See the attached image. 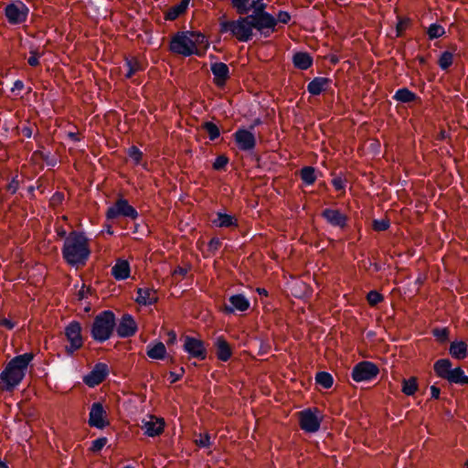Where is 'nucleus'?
Instances as JSON below:
<instances>
[{"label":"nucleus","mask_w":468,"mask_h":468,"mask_svg":"<svg viewBox=\"0 0 468 468\" xmlns=\"http://www.w3.org/2000/svg\"><path fill=\"white\" fill-rule=\"evenodd\" d=\"M167 340H166V344L168 346H171V345H174L176 343V340H177V335H176V333L174 331V330H170L168 333H167Z\"/></svg>","instance_id":"nucleus-57"},{"label":"nucleus","mask_w":468,"mask_h":468,"mask_svg":"<svg viewBox=\"0 0 468 468\" xmlns=\"http://www.w3.org/2000/svg\"><path fill=\"white\" fill-rule=\"evenodd\" d=\"M384 300L383 295L376 290L370 291L367 294V301L371 306H376Z\"/></svg>","instance_id":"nucleus-43"},{"label":"nucleus","mask_w":468,"mask_h":468,"mask_svg":"<svg viewBox=\"0 0 468 468\" xmlns=\"http://www.w3.org/2000/svg\"><path fill=\"white\" fill-rule=\"evenodd\" d=\"M313 57L308 52H296L292 56V63L296 69L305 70L313 65Z\"/></svg>","instance_id":"nucleus-28"},{"label":"nucleus","mask_w":468,"mask_h":468,"mask_svg":"<svg viewBox=\"0 0 468 468\" xmlns=\"http://www.w3.org/2000/svg\"><path fill=\"white\" fill-rule=\"evenodd\" d=\"M315 381L324 388H330L334 384L333 376L326 371H320L315 376Z\"/></svg>","instance_id":"nucleus-37"},{"label":"nucleus","mask_w":468,"mask_h":468,"mask_svg":"<svg viewBox=\"0 0 468 468\" xmlns=\"http://www.w3.org/2000/svg\"><path fill=\"white\" fill-rule=\"evenodd\" d=\"M427 34L429 38L432 40L442 37L445 34V29L441 25L432 23L428 27Z\"/></svg>","instance_id":"nucleus-40"},{"label":"nucleus","mask_w":468,"mask_h":468,"mask_svg":"<svg viewBox=\"0 0 468 468\" xmlns=\"http://www.w3.org/2000/svg\"><path fill=\"white\" fill-rule=\"evenodd\" d=\"M67 136L70 139L72 143L80 142V134L78 133L69 132Z\"/></svg>","instance_id":"nucleus-63"},{"label":"nucleus","mask_w":468,"mask_h":468,"mask_svg":"<svg viewBox=\"0 0 468 468\" xmlns=\"http://www.w3.org/2000/svg\"><path fill=\"white\" fill-rule=\"evenodd\" d=\"M214 346L216 348L217 358L222 362H227L232 356V349L224 336H218L215 339Z\"/></svg>","instance_id":"nucleus-21"},{"label":"nucleus","mask_w":468,"mask_h":468,"mask_svg":"<svg viewBox=\"0 0 468 468\" xmlns=\"http://www.w3.org/2000/svg\"><path fill=\"white\" fill-rule=\"evenodd\" d=\"M0 325H3L9 330H12L15 327L16 324L14 322H12L10 319L2 318L0 320Z\"/></svg>","instance_id":"nucleus-58"},{"label":"nucleus","mask_w":468,"mask_h":468,"mask_svg":"<svg viewBox=\"0 0 468 468\" xmlns=\"http://www.w3.org/2000/svg\"><path fill=\"white\" fill-rule=\"evenodd\" d=\"M238 146H256V138L253 133L247 129H238L233 134Z\"/></svg>","instance_id":"nucleus-22"},{"label":"nucleus","mask_w":468,"mask_h":468,"mask_svg":"<svg viewBox=\"0 0 468 468\" xmlns=\"http://www.w3.org/2000/svg\"><path fill=\"white\" fill-rule=\"evenodd\" d=\"M449 353L455 359H464L468 356V346L463 340L452 341L449 347Z\"/></svg>","instance_id":"nucleus-26"},{"label":"nucleus","mask_w":468,"mask_h":468,"mask_svg":"<svg viewBox=\"0 0 468 468\" xmlns=\"http://www.w3.org/2000/svg\"><path fill=\"white\" fill-rule=\"evenodd\" d=\"M229 304H225L223 312L227 314H234L235 311L245 312L250 308V301L243 294H234L229 299Z\"/></svg>","instance_id":"nucleus-17"},{"label":"nucleus","mask_w":468,"mask_h":468,"mask_svg":"<svg viewBox=\"0 0 468 468\" xmlns=\"http://www.w3.org/2000/svg\"><path fill=\"white\" fill-rule=\"evenodd\" d=\"M453 63V53L451 51H443L439 59H438V65L441 70H448V69L452 65Z\"/></svg>","instance_id":"nucleus-38"},{"label":"nucleus","mask_w":468,"mask_h":468,"mask_svg":"<svg viewBox=\"0 0 468 468\" xmlns=\"http://www.w3.org/2000/svg\"><path fill=\"white\" fill-rule=\"evenodd\" d=\"M42 56L41 53L37 52V49L30 50V57L27 59V63L31 67H37L39 65V58Z\"/></svg>","instance_id":"nucleus-49"},{"label":"nucleus","mask_w":468,"mask_h":468,"mask_svg":"<svg viewBox=\"0 0 468 468\" xmlns=\"http://www.w3.org/2000/svg\"><path fill=\"white\" fill-rule=\"evenodd\" d=\"M452 367V363L449 358H441L434 363L433 369L437 377L447 380L451 384L468 385V376L463 369L461 367L455 368Z\"/></svg>","instance_id":"nucleus-5"},{"label":"nucleus","mask_w":468,"mask_h":468,"mask_svg":"<svg viewBox=\"0 0 468 468\" xmlns=\"http://www.w3.org/2000/svg\"><path fill=\"white\" fill-rule=\"evenodd\" d=\"M232 6L236 9L239 16H248L250 11L251 0H230Z\"/></svg>","instance_id":"nucleus-36"},{"label":"nucleus","mask_w":468,"mask_h":468,"mask_svg":"<svg viewBox=\"0 0 468 468\" xmlns=\"http://www.w3.org/2000/svg\"><path fill=\"white\" fill-rule=\"evenodd\" d=\"M317 413H319L317 409H306L299 412L300 427L303 431L309 433L319 431L321 419Z\"/></svg>","instance_id":"nucleus-13"},{"label":"nucleus","mask_w":468,"mask_h":468,"mask_svg":"<svg viewBox=\"0 0 468 468\" xmlns=\"http://www.w3.org/2000/svg\"><path fill=\"white\" fill-rule=\"evenodd\" d=\"M186 273H187V270L181 266H177L174 271L175 275L186 276Z\"/></svg>","instance_id":"nucleus-62"},{"label":"nucleus","mask_w":468,"mask_h":468,"mask_svg":"<svg viewBox=\"0 0 468 468\" xmlns=\"http://www.w3.org/2000/svg\"><path fill=\"white\" fill-rule=\"evenodd\" d=\"M190 0H181L177 5L170 7L165 13V19L168 21H174L178 18L181 15L185 14L188 8Z\"/></svg>","instance_id":"nucleus-27"},{"label":"nucleus","mask_w":468,"mask_h":468,"mask_svg":"<svg viewBox=\"0 0 468 468\" xmlns=\"http://www.w3.org/2000/svg\"><path fill=\"white\" fill-rule=\"evenodd\" d=\"M19 188V181L17 179V176H15L12 178V180L7 185V191L11 194L16 193V191Z\"/></svg>","instance_id":"nucleus-55"},{"label":"nucleus","mask_w":468,"mask_h":468,"mask_svg":"<svg viewBox=\"0 0 468 468\" xmlns=\"http://www.w3.org/2000/svg\"><path fill=\"white\" fill-rule=\"evenodd\" d=\"M390 226L389 220L386 218L374 219L372 223L373 229L376 231H385Z\"/></svg>","instance_id":"nucleus-44"},{"label":"nucleus","mask_w":468,"mask_h":468,"mask_svg":"<svg viewBox=\"0 0 468 468\" xmlns=\"http://www.w3.org/2000/svg\"><path fill=\"white\" fill-rule=\"evenodd\" d=\"M300 177L305 185H313L316 180L315 168L313 166H303L300 170Z\"/></svg>","instance_id":"nucleus-35"},{"label":"nucleus","mask_w":468,"mask_h":468,"mask_svg":"<svg viewBox=\"0 0 468 468\" xmlns=\"http://www.w3.org/2000/svg\"><path fill=\"white\" fill-rule=\"evenodd\" d=\"M189 32L178 31L170 40L169 50L176 55L183 57H191L196 55L199 58L205 55V51L201 48L194 47L191 37L188 36Z\"/></svg>","instance_id":"nucleus-6"},{"label":"nucleus","mask_w":468,"mask_h":468,"mask_svg":"<svg viewBox=\"0 0 468 468\" xmlns=\"http://www.w3.org/2000/svg\"><path fill=\"white\" fill-rule=\"evenodd\" d=\"M392 99L401 103H410L416 101L419 97L415 92L411 91L408 88H400L396 90Z\"/></svg>","instance_id":"nucleus-30"},{"label":"nucleus","mask_w":468,"mask_h":468,"mask_svg":"<svg viewBox=\"0 0 468 468\" xmlns=\"http://www.w3.org/2000/svg\"><path fill=\"white\" fill-rule=\"evenodd\" d=\"M210 70L214 76L216 86L224 87L229 79V66L223 62H215L210 65Z\"/></svg>","instance_id":"nucleus-19"},{"label":"nucleus","mask_w":468,"mask_h":468,"mask_svg":"<svg viewBox=\"0 0 468 468\" xmlns=\"http://www.w3.org/2000/svg\"><path fill=\"white\" fill-rule=\"evenodd\" d=\"M107 441L106 437L98 438L92 441L90 450L93 452H99L106 445Z\"/></svg>","instance_id":"nucleus-47"},{"label":"nucleus","mask_w":468,"mask_h":468,"mask_svg":"<svg viewBox=\"0 0 468 468\" xmlns=\"http://www.w3.org/2000/svg\"><path fill=\"white\" fill-rule=\"evenodd\" d=\"M32 353H25L13 357L0 373V388L12 391L26 376L29 363L33 360Z\"/></svg>","instance_id":"nucleus-2"},{"label":"nucleus","mask_w":468,"mask_h":468,"mask_svg":"<svg viewBox=\"0 0 468 468\" xmlns=\"http://www.w3.org/2000/svg\"><path fill=\"white\" fill-rule=\"evenodd\" d=\"M212 224L217 228H231L238 226V220L232 215L218 211L212 219Z\"/></svg>","instance_id":"nucleus-25"},{"label":"nucleus","mask_w":468,"mask_h":468,"mask_svg":"<svg viewBox=\"0 0 468 468\" xmlns=\"http://www.w3.org/2000/svg\"><path fill=\"white\" fill-rule=\"evenodd\" d=\"M431 333L437 341L441 344L449 341L450 330L447 327H435L432 329Z\"/></svg>","instance_id":"nucleus-42"},{"label":"nucleus","mask_w":468,"mask_h":468,"mask_svg":"<svg viewBox=\"0 0 468 468\" xmlns=\"http://www.w3.org/2000/svg\"><path fill=\"white\" fill-rule=\"evenodd\" d=\"M332 185L337 191L345 190L346 181L342 179L340 176H335L332 180Z\"/></svg>","instance_id":"nucleus-54"},{"label":"nucleus","mask_w":468,"mask_h":468,"mask_svg":"<svg viewBox=\"0 0 468 468\" xmlns=\"http://www.w3.org/2000/svg\"><path fill=\"white\" fill-rule=\"evenodd\" d=\"M25 85H24V82L20 80H16L15 82H14V85L11 89V91L12 92H15V91H20L24 89Z\"/></svg>","instance_id":"nucleus-60"},{"label":"nucleus","mask_w":468,"mask_h":468,"mask_svg":"<svg viewBox=\"0 0 468 468\" xmlns=\"http://www.w3.org/2000/svg\"><path fill=\"white\" fill-rule=\"evenodd\" d=\"M257 292L261 296H268V291L265 288H258Z\"/></svg>","instance_id":"nucleus-64"},{"label":"nucleus","mask_w":468,"mask_h":468,"mask_svg":"<svg viewBox=\"0 0 468 468\" xmlns=\"http://www.w3.org/2000/svg\"><path fill=\"white\" fill-rule=\"evenodd\" d=\"M146 354L152 359L162 360L165 357L166 348L164 343H150L146 346Z\"/></svg>","instance_id":"nucleus-29"},{"label":"nucleus","mask_w":468,"mask_h":468,"mask_svg":"<svg viewBox=\"0 0 468 468\" xmlns=\"http://www.w3.org/2000/svg\"><path fill=\"white\" fill-rule=\"evenodd\" d=\"M228 163L229 158L225 154H220L215 159L213 163V168L218 171L223 170L225 169Z\"/></svg>","instance_id":"nucleus-46"},{"label":"nucleus","mask_w":468,"mask_h":468,"mask_svg":"<svg viewBox=\"0 0 468 468\" xmlns=\"http://www.w3.org/2000/svg\"><path fill=\"white\" fill-rule=\"evenodd\" d=\"M135 302L140 305L150 306L157 303L156 290L153 287L138 288Z\"/></svg>","instance_id":"nucleus-20"},{"label":"nucleus","mask_w":468,"mask_h":468,"mask_svg":"<svg viewBox=\"0 0 468 468\" xmlns=\"http://www.w3.org/2000/svg\"><path fill=\"white\" fill-rule=\"evenodd\" d=\"M332 80L324 77H315L307 85V91L314 96L320 95L331 84Z\"/></svg>","instance_id":"nucleus-24"},{"label":"nucleus","mask_w":468,"mask_h":468,"mask_svg":"<svg viewBox=\"0 0 468 468\" xmlns=\"http://www.w3.org/2000/svg\"><path fill=\"white\" fill-rule=\"evenodd\" d=\"M119 217L135 220L139 217V213L129 204L127 199L121 197L112 206L109 207L106 212L108 220L115 219Z\"/></svg>","instance_id":"nucleus-8"},{"label":"nucleus","mask_w":468,"mask_h":468,"mask_svg":"<svg viewBox=\"0 0 468 468\" xmlns=\"http://www.w3.org/2000/svg\"><path fill=\"white\" fill-rule=\"evenodd\" d=\"M124 66L127 68L126 79H131L137 71L144 70V67L135 58H124Z\"/></svg>","instance_id":"nucleus-32"},{"label":"nucleus","mask_w":468,"mask_h":468,"mask_svg":"<svg viewBox=\"0 0 468 468\" xmlns=\"http://www.w3.org/2000/svg\"><path fill=\"white\" fill-rule=\"evenodd\" d=\"M105 418L106 411L103 405L99 401L94 402L90 410L88 421L89 425L100 430L104 429L110 424L109 421L105 420Z\"/></svg>","instance_id":"nucleus-16"},{"label":"nucleus","mask_w":468,"mask_h":468,"mask_svg":"<svg viewBox=\"0 0 468 468\" xmlns=\"http://www.w3.org/2000/svg\"><path fill=\"white\" fill-rule=\"evenodd\" d=\"M441 395V389L435 385L431 386V399H439Z\"/></svg>","instance_id":"nucleus-59"},{"label":"nucleus","mask_w":468,"mask_h":468,"mask_svg":"<svg viewBox=\"0 0 468 468\" xmlns=\"http://www.w3.org/2000/svg\"><path fill=\"white\" fill-rule=\"evenodd\" d=\"M224 16L219 21V32L221 34L229 32L239 42L247 43L254 36L253 26L250 16H239L236 20H225Z\"/></svg>","instance_id":"nucleus-4"},{"label":"nucleus","mask_w":468,"mask_h":468,"mask_svg":"<svg viewBox=\"0 0 468 468\" xmlns=\"http://www.w3.org/2000/svg\"><path fill=\"white\" fill-rule=\"evenodd\" d=\"M90 253L84 232L73 230L68 234L61 248L62 258L68 265L77 269L85 266Z\"/></svg>","instance_id":"nucleus-1"},{"label":"nucleus","mask_w":468,"mask_h":468,"mask_svg":"<svg viewBox=\"0 0 468 468\" xmlns=\"http://www.w3.org/2000/svg\"><path fill=\"white\" fill-rule=\"evenodd\" d=\"M128 155L134 161L135 165H139L142 159L143 153L140 148H129Z\"/></svg>","instance_id":"nucleus-50"},{"label":"nucleus","mask_w":468,"mask_h":468,"mask_svg":"<svg viewBox=\"0 0 468 468\" xmlns=\"http://www.w3.org/2000/svg\"><path fill=\"white\" fill-rule=\"evenodd\" d=\"M277 24L280 22L282 24L287 25L291 21V15L287 11L281 10L277 14Z\"/></svg>","instance_id":"nucleus-53"},{"label":"nucleus","mask_w":468,"mask_h":468,"mask_svg":"<svg viewBox=\"0 0 468 468\" xmlns=\"http://www.w3.org/2000/svg\"><path fill=\"white\" fill-rule=\"evenodd\" d=\"M109 375V367L105 363L99 362L95 364L91 371L84 376L83 382L90 388H94L101 384Z\"/></svg>","instance_id":"nucleus-15"},{"label":"nucleus","mask_w":468,"mask_h":468,"mask_svg":"<svg viewBox=\"0 0 468 468\" xmlns=\"http://www.w3.org/2000/svg\"><path fill=\"white\" fill-rule=\"evenodd\" d=\"M221 244V240L218 238L214 237L209 240L207 249L209 252L215 253L220 248Z\"/></svg>","instance_id":"nucleus-52"},{"label":"nucleus","mask_w":468,"mask_h":468,"mask_svg":"<svg viewBox=\"0 0 468 468\" xmlns=\"http://www.w3.org/2000/svg\"><path fill=\"white\" fill-rule=\"evenodd\" d=\"M184 373H185L184 367L180 368V372L179 373H176V372H174V371H170L169 372L170 383L174 384V383L179 381L182 378Z\"/></svg>","instance_id":"nucleus-56"},{"label":"nucleus","mask_w":468,"mask_h":468,"mask_svg":"<svg viewBox=\"0 0 468 468\" xmlns=\"http://www.w3.org/2000/svg\"><path fill=\"white\" fill-rule=\"evenodd\" d=\"M183 340V350L188 354L189 357L198 360H205L207 358V351L203 340L191 335H184Z\"/></svg>","instance_id":"nucleus-12"},{"label":"nucleus","mask_w":468,"mask_h":468,"mask_svg":"<svg viewBox=\"0 0 468 468\" xmlns=\"http://www.w3.org/2000/svg\"><path fill=\"white\" fill-rule=\"evenodd\" d=\"M188 32H189L188 36L191 37V41H192L194 47H197L198 48L204 47V48H205L204 51L206 52V50L209 47V43L207 39V37L200 31L189 30Z\"/></svg>","instance_id":"nucleus-33"},{"label":"nucleus","mask_w":468,"mask_h":468,"mask_svg":"<svg viewBox=\"0 0 468 468\" xmlns=\"http://www.w3.org/2000/svg\"><path fill=\"white\" fill-rule=\"evenodd\" d=\"M410 24V20L409 18H399V21L396 26V35L397 37H401L404 30L408 27V26Z\"/></svg>","instance_id":"nucleus-48"},{"label":"nucleus","mask_w":468,"mask_h":468,"mask_svg":"<svg viewBox=\"0 0 468 468\" xmlns=\"http://www.w3.org/2000/svg\"><path fill=\"white\" fill-rule=\"evenodd\" d=\"M249 16L254 29L259 31L263 37H269L271 33L276 31L277 20L269 12L250 14Z\"/></svg>","instance_id":"nucleus-7"},{"label":"nucleus","mask_w":468,"mask_h":468,"mask_svg":"<svg viewBox=\"0 0 468 468\" xmlns=\"http://www.w3.org/2000/svg\"><path fill=\"white\" fill-rule=\"evenodd\" d=\"M196 444L200 448H207L211 445V438L208 433L200 435V438L196 440Z\"/></svg>","instance_id":"nucleus-51"},{"label":"nucleus","mask_w":468,"mask_h":468,"mask_svg":"<svg viewBox=\"0 0 468 468\" xmlns=\"http://www.w3.org/2000/svg\"><path fill=\"white\" fill-rule=\"evenodd\" d=\"M138 326L133 316L130 314H124L119 323H116L114 330H116L119 337L129 338L135 335Z\"/></svg>","instance_id":"nucleus-14"},{"label":"nucleus","mask_w":468,"mask_h":468,"mask_svg":"<svg viewBox=\"0 0 468 468\" xmlns=\"http://www.w3.org/2000/svg\"><path fill=\"white\" fill-rule=\"evenodd\" d=\"M321 216L333 227L344 229L346 226L347 217L338 209L325 208Z\"/></svg>","instance_id":"nucleus-18"},{"label":"nucleus","mask_w":468,"mask_h":468,"mask_svg":"<svg viewBox=\"0 0 468 468\" xmlns=\"http://www.w3.org/2000/svg\"><path fill=\"white\" fill-rule=\"evenodd\" d=\"M48 150V148H42L41 150H37L35 154H39L48 165L55 166L58 162V154L57 153L51 154Z\"/></svg>","instance_id":"nucleus-39"},{"label":"nucleus","mask_w":468,"mask_h":468,"mask_svg":"<svg viewBox=\"0 0 468 468\" xmlns=\"http://www.w3.org/2000/svg\"><path fill=\"white\" fill-rule=\"evenodd\" d=\"M82 326L78 321H71L65 327V336L69 343L66 346V351L69 355L74 354L77 350L80 349L83 346V337L81 335Z\"/></svg>","instance_id":"nucleus-10"},{"label":"nucleus","mask_w":468,"mask_h":468,"mask_svg":"<svg viewBox=\"0 0 468 468\" xmlns=\"http://www.w3.org/2000/svg\"><path fill=\"white\" fill-rule=\"evenodd\" d=\"M165 422L162 419L156 421H146L144 425V434L149 437H155L163 433Z\"/></svg>","instance_id":"nucleus-31"},{"label":"nucleus","mask_w":468,"mask_h":468,"mask_svg":"<svg viewBox=\"0 0 468 468\" xmlns=\"http://www.w3.org/2000/svg\"><path fill=\"white\" fill-rule=\"evenodd\" d=\"M90 289H85V286L83 285L81 289L78 292L77 296L80 301L85 299L88 295Z\"/></svg>","instance_id":"nucleus-61"},{"label":"nucleus","mask_w":468,"mask_h":468,"mask_svg":"<svg viewBox=\"0 0 468 468\" xmlns=\"http://www.w3.org/2000/svg\"><path fill=\"white\" fill-rule=\"evenodd\" d=\"M267 5L263 0H251L250 10L252 14H259L266 11Z\"/></svg>","instance_id":"nucleus-45"},{"label":"nucleus","mask_w":468,"mask_h":468,"mask_svg":"<svg viewBox=\"0 0 468 468\" xmlns=\"http://www.w3.org/2000/svg\"><path fill=\"white\" fill-rule=\"evenodd\" d=\"M379 373L378 366L371 361H361L355 365L351 377L356 382H369L375 379Z\"/></svg>","instance_id":"nucleus-9"},{"label":"nucleus","mask_w":468,"mask_h":468,"mask_svg":"<svg viewBox=\"0 0 468 468\" xmlns=\"http://www.w3.org/2000/svg\"><path fill=\"white\" fill-rule=\"evenodd\" d=\"M116 326V316L111 310H105L98 314L90 326V335L97 343H104L109 340Z\"/></svg>","instance_id":"nucleus-3"},{"label":"nucleus","mask_w":468,"mask_h":468,"mask_svg":"<svg viewBox=\"0 0 468 468\" xmlns=\"http://www.w3.org/2000/svg\"><path fill=\"white\" fill-rule=\"evenodd\" d=\"M111 272L117 281L126 280L131 272L130 264L126 260L119 259L112 266Z\"/></svg>","instance_id":"nucleus-23"},{"label":"nucleus","mask_w":468,"mask_h":468,"mask_svg":"<svg viewBox=\"0 0 468 468\" xmlns=\"http://www.w3.org/2000/svg\"><path fill=\"white\" fill-rule=\"evenodd\" d=\"M203 130L206 132L207 135L211 141L216 140L220 135L219 128L218 125L211 122H206L203 124Z\"/></svg>","instance_id":"nucleus-41"},{"label":"nucleus","mask_w":468,"mask_h":468,"mask_svg":"<svg viewBox=\"0 0 468 468\" xmlns=\"http://www.w3.org/2000/svg\"><path fill=\"white\" fill-rule=\"evenodd\" d=\"M28 13V7L22 1L12 2L5 7V16L12 25L26 22Z\"/></svg>","instance_id":"nucleus-11"},{"label":"nucleus","mask_w":468,"mask_h":468,"mask_svg":"<svg viewBox=\"0 0 468 468\" xmlns=\"http://www.w3.org/2000/svg\"><path fill=\"white\" fill-rule=\"evenodd\" d=\"M419 385L417 378L411 377L402 380L401 391L407 396H412L418 390Z\"/></svg>","instance_id":"nucleus-34"}]
</instances>
